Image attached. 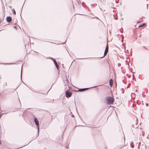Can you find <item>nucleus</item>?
I'll list each match as a JSON object with an SVG mask.
<instances>
[{
  "label": "nucleus",
  "instance_id": "obj_6",
  "mask_svg": "<svg viewBox=\"0 0 149 149\" xmlns=\"http://www.w3.org/2000/svg\"><path fill=\"white\" fill-rule=\"evenodd\" d=\"M110 86H112L113 85V81L112 79H110L109 81Z\"/></svg>",
  "mask_w": 149,
  "mask_h": 149
},
{
  "label": "nucleus",
  "instance_id": "obj_5",
  "mask_svg": "<svg viewBox=\"0 0 149 149\" xmlns=\"http://www.w3.org/2000/svg\"><path fill=\"white\" fill-rule=\"evenodd\" d=\"M6 20L8 22H10L11 21L12 19L10 17H7L6 18Z\"/></svg>",
  "mask_w": 149,
  "mask_h": 149
},
{
  "label": "nucleus",
  "instance_id": "obj_1",
  "mask_svg": "<svg viewBox=\"0 0 149 149\" xmlns=\"http://www.w3.org/2000/svg\"><path fill=\"white\" fill-rule=\"evenodd\" d=\"M107 103L108 104H113L114 101V99L110 96L108 97L106 99Z\"/></svg>",
  "mask_w": 149,
  "mask_h": 149
},
{
  "label": "nucleus",
  "instance_id": "obj_10",
  "mask_svg": "<svg viewBox=\"0 0 149 149\" xmlns=\"http://www.w3.org/2000/svg\"><path fill=\"white\" fill-rule=\"evenodd\" d=\"M145 25V23H144L143 24H142V25H140L139 26V27H142V26H144V25Z\"/></svg>",
  "mask_w": 149,
  "mask_h": 149
},
{
  "label": "nucleus",
  "instance_id": "obj_2",
  "mask_svg": "<svg viewBox=\"0 0 149 149\" xmlns=\"http://www.w3.org/2000/svg\"><path fill=\"white\" fill-rule=\"evenodd\" d=\"M108 52V43H107V45L105 48V49L104 51V55L102 57H101L102 58L104 57L107 54Z\"/></svg>",
  "mask_w": 149,
  "mask_h": 149
},
{
  "label": "nucleus",
  "instance_id": "obj_8",
  "mask_svg": "<svg viewBox=\"0 0 149 149\" xmlns=\"http://www.w3.org/2000/svg\"><path fill=\"white\" fill-rule=\"evenodd\" d=\"M54 63L56 67L58 68V64H57V62L55 60H54Z\"/></svg>",
  "mask_w": 149,
  "mask_h": 149
},
{
  "label": "nucleus",
  "instance_id": "obj_7",
  "mask_svg": "<svg viewBox=\"0 0 149 149\" xmlns=\"http://www.w3.org/2000/svg\"><path fill=\"white\" fill-rule=\"evenodd\" d=\"M88 89V88H83V89H80L78 90V91H85Z\"/></svg>",
  "mask_w": 149,
  "mask_h": 149
},
{
  "label": "nucleus",
  "instance_id": "obj_3",
  "mask_svg": "<svg viewBox=\"0 0 149 149\" xmlns=\"http://www.w3.org/2000/svg\"><path fill=\"white\" fill-rule=\"evenodd\" d=\"M71 92H70L69 91H68L67 90L66 92L65 93L66 97H70L71 96Z\"/></svg>",
  "mask_w": 149,
  "mask_h": 149
},
{
  "label": "nucleus",
  "instance_id": "obj_9",
  "mask_svg": "<svg viewBox=\"0 0 149 149\" xmlns=\"http://www.w3.org/2000/svg\"><path fill=\"white\" fill-rule=\"evenodd\" d=\"M12 11L13 14H16V12L14 9H13L12 10Z\"/></svg>",
  "mask_w": 149,
  "mask_h": 149
},
{
  "label": "nucleus",
  "instance_id": "obj_4",
  "mask_svg": "<svg viewBox=\"0 0 149 149\" xmlns=\"http://www.w3.org/2000/svg\"><path fill=\"white\" fill-rule=\"evenodd\" d=\"M34 121L38 127H39V123L38 119L36 118H34Z\"/></svg>",
  "mask_w": 149,
  "mask_h": 149
}]
</instances>
